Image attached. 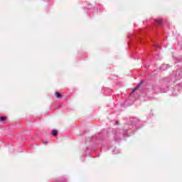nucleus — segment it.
Returning <instances> with one entry per match:
<instances>
[{
  "label": "nucleus",
  "mask_w": 182,
  "mask_h": 182,
  "mask_svg": "<svg viewBox=\"0 0 182 182\" xmlns=\"http://www.w3.org/2000/svg\"><path fill=\"white\" fill-rule=\"evenodd\" d=\"M0 122H5V117H1L0 118Z\"/></svg>",
  "instance_id": "obj_5"
},
{
  "label": "nucleus",
  "mask_w": 182,
  "mask_h": 182,
  "mask_svg": "<svg viewBox=\"0 0 182 182\" xmlns=\"http://www.w3.org/2000/svg\"><path fill=\"white\" fill-rule=\"evenodd\" d=\"M56 134H58V131L53 130V136H56Z\"/></svg>",
  "instance_id": "obj_2"
},
{
  "label": "nucleus",
  "mask_w": 182,
  "mask_h": 182,
  "mask_svg": "<svg viewBox=\"0 0 182 182\" xmlns=\"http://www.w3.org/2000/svg\"><path fill=\"white\" fill-rule=\"evenodd\" d=\"M156 48H159V45H156Z\"/></svg>",
  "instance_id": "obj_7"
},
{
  "label": "nucleus",
  "mask_w": 182,
  "mask_h": 182,
  "mask_svg": "<svg viewBox=\"0 0 182 182\" xmlns=\"http://www.w3.org/2000/svg\"><path fill=\"white\" fill-rule=\"evenodd\" d=\"M44 144H47V142H43Z\"/></svg>",
  "instance_id": "obj_8"
},
{
  "label": "nucleus",
  "mask_w": 182,
  "mask_h": 182,
  "mask_svg": "<svg viewBox=\"0 0 182 182\" xmlns=\"http://www.w3.org/2000/svg\"><path fill=\"white\" fill-rule=\"evenodd\" d=\"M117 124H119V122H117Z\"/></svg>",
  "instance_id": "obj_9"
},
{
  "label": "nucleus",
  "mask_w": 182,
  "mask_h": 182,
  "mask_svg": "<svg viewBox=\"0 0 182 182\" xmlns=\"http://www.w3.org/2000/svg\"><path fill=\"white\" fill-rule=\"evenodd\" d=\"M157 23H159V25H161L163 23V21H161V20H158Z\"/></svg>",
  "instance_id": "obj_6"
},
{
  "label": "nucleus",
  "mask_w": 182,
  "mask_h": 182,
  "mask_svg": "<svg viewBox=\"0 0 182 182\" xmlns=\"http://www.w3.org/2000/svg\"><path fill=\"white\" fill-rule=\"evenodd\" d=\"M139 85H138L136 88H134V89L132 90V93H134V92H136V91L137 90V89H139Z\"/></svg>",
  "instance_id": "obj_3"
},
{
  "label": "nucleus",
  "mask_w": 182,
  "mask_h": 182,
  "mask_svg": "<svg viewBox=\"0 0 182 182\" xmlns=\"http://www.w3.org/2000/svg\"><path fill=\"white\" fill-rule=\"evenodd\" d=\"M55 95H56L57 99H59L60 97V94H59V92H56Z\"/></svg>",
  "instance_id": "obj_4"
},
{
  "label": "nucleus",
  "mask_w": 182,
  "mask_h": 182,
  "mask_svg": "<svg viewBox=\"0 0 182 182\" xmlns=\"http://www.w3.org/2000/svg\"><path fill=\"white\" fill-rule=\"evenodd\" d=\"M166 68H167V65H161V69L162 70H166Z\"/></svg>",
  "instance_id": "obj_1"
}]
</instances>
